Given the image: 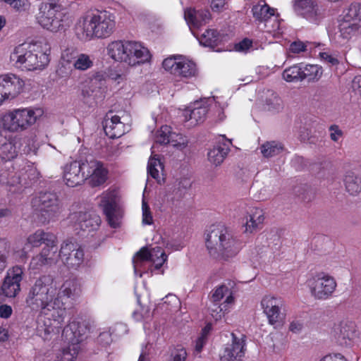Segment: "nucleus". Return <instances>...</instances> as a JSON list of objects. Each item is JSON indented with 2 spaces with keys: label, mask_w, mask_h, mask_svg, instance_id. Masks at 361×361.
I'll return each instance as SVG.
<instances>
[{
  "label": "nucleus",
  "mask_w": 361,
  "mask_h": 361,
  "mask_svg": "<svg viewBox=\"0 0 361 361\" xmlns=\"http://www.w3.org/2000/svg\"><path fill=\"white\" fill-rule=\"evenodd\" d=\"M206 246L211 257L228 261L235 257L241 248V243L234 238L221 224L212 225L208 230Z\"/></svg>",
  "instance_id": "f257e3e1"
},
{
  "label": "nucleus",
  "mask_w": 361,
  "mask_h": 361,
  "mask_svg": "<svg viewBox=\"0 0 361 361\" xmlns=\"http://www.w3.org/2000/svg\"><path fill=\"white\" fill-rule=\"evenodd\" d=\"M114 17L106 11H88L78 21L75 30L82 39L106 38L115 30Z\"/></svg>",
  "instance_id": "f03ea898"
},
{
  "label": "nucleus",
  "mask_w": 361,
  "mask_h": 361,
  "mask_svg": "<svg viewBox=\"0 0 361 361\" xmlns=\"http://www.w3.org/2000/svg\"><path fill=\"white\" fill-rule=\"evenodd\" d=\"M56 294V286L51 276H42L30 287L25 302L33 310L54 308L52 301Z\"/></svg>",
  "instance_id": "7ed1b4c3"
},
{
  "label": "nucleus",
  "mask_w": 361,
  "mask_h": 361,
  "mask_svg": "<svg viewBox=\"0 0 361 361\" xmlns=\"http://www.w3.org/2000/svg\"><path fill=\"white\" fill-rule=\"evenodd\" d=\"M43 114L41 108L15 109L1 118V124L10 132H20L35 124Z\"/></svg>",
  "instance_id": "20e7f679"
},
{
  "label": "nucleus",
  "mask_w": 361,
  "mask_h": 361,
  "mask_svg": "<svg viewBox=\"0 0 361 361\" xmlns=\"http://www.w3.org/2000/svg\"><path fill=\"white\" fill-rule=\"evenodd\" d=\"M37 20L42 27L54 32L65 30L71 23L69 16L53 3L41 5Z\"/></svg>",
  "instance_id": "39448f33"
},
{
  "label": "nucleus",
  "mask_w": 361,
  "mask_h": 361,
  "mask_svg": "<svg viewBox=\"0 0 361 361\" xmlns=\"http://www.w3.org/2000/svg\"><path fill=\"white\" fill-rule=\"evenodd\" d=\"M32 206L39 221L47 223L61 212V202L56 193L40 192L32 200Z\"/></svg>",
  "instance_id": "423d86ee"
},
{
  "label": "nucleus",
  "mask_w": 361,
  "mask_h": 361,
  "mask_svg": "<svg viewBox=\"0 0 361 361\" xmlns=\"http://www.w3.org/2000/svg\"><path fill=\"white\" fill-rule=\"evenodd\" d=\"M10 58L17 67L27 71L44 68L49 61V56L46 53L42 51H37L35 53L27 51L23 44L16 47Z\"/></svg>",
  "instance_id": "0eeeda50"
},
{
  "label": "nucleus",
  "mask_w": 361,
  "mask_h": 361,
  "mask_svg": "<svg viewBox=\"0 0 361 361\" xmlns=\"http://www.w3.org/2000/svg\"><path fill=\"white\" fill-rule=\"evenodd\" d=\"M79 161L82 175L85 180H88V184L90 186L97 187L106 181L107 171L100 161H97L92 156Z\"/></svg>",
  "instance_id": "6e6552de"
},
{
  "label": "nucleus",
  "mask_w": 361,
  "mask_h": 361,
  "mask_svg": "<svg viewBox=\"0 0 361 361\" xmlns=\"http://www.w3.org/2000/svg\"><path fill=\"white\" fill-rule=\"evenodd\" d=\"M312 295L317 300L330 298L336 288L335 279L324 273L317 274L308 280Z\"/></svg>",
  "instance_id": "1a4fd4ad"
},
{
  "label": "nucleus",
  "mask_w": 361,
  "mask_h": 361,
  "mask_svg": "<svg viewBox=\"0 0 361 361\" xmlns=\"http://www.w3.org/2000/svg\"><path fill=\"white\" fill-rule=\"evenodd\" d=\"M293 10L298 16L315 25L324 18L323 11L315 0H294Z\"/></svg>",
  "instance_id": "9d476101"
},
{
  "label": "nucleus",
  "mask_w": 361,
  "mask_h": 361,
  "mask_svg": "<svg viewBox=\"0 0 361 361\" xmlns=\"http://www.w3.org/2000/svg\"><path fill=\"white\" fill-rule=\"evenodd\" d=\"M57 256L69 269H77L84 262L83 250L72 242H64Z\"/></svg>",
  "instance_id": "9b49d317"
},
{
  "label": "nucleus",
  "mask_w": 361,
  "mask_h": 361,
  "mask_svg": "<svg viewBox=\"0 0 361 361\" xmlns=\"http://www.w3.org/2000/svg\"><path fill=\"white\" fill-rule=\"evenodd\" d=\"M261 305L270 324L279 326L282 323L284 316L281 309L284 301L281 298L266 295L262 298Z\"/></svg>",
  "instance_id": "f8f14e48"
},
{
  "label": "nucleus",
  "mask_w": 361,
  "mask_h": 361,
  "mask_svg": "<svg viewBox=\"0 0 361 361\" xmlns=\"http://www.w3.org/2000/svg\"><path fill=\"white\" fill-rule=\"evenodd\" d=\"M23 271L21 267L15 266L9 269L1 286V292L8 298L16 297L20 290V281Z\"/></svg>",
  "instance_id": "ddd939ff"
},
{
  "label": "nucleus",
  "mask_w": 361,
  "mask_h": 361,
  "mask_svg": "<svg viewBox=\"0 0 361 361\" xmlns=\"http://www.w3.org/2000/svg\"><path fill=\"white\" fill-rule=\"evenodd\" d=\"M71 219L75 222L76 228L87 232L97 230L101 224L99 216L93 210L73 213Z\"/></svg>",
  "instance_id": "4468645a"
},
{
  "label": "nucleus",
  "mask_w": 361,
  "mask_h": 361,
  "mask_svg": "<svg viewBox=\"0 0 361 361\" xmlns=\"http://www.w3.org/2000/svg\"><path fill=\"white\" fill-rule=\"evenodd\" d=\"M332 335L341 346H349L357 337L356 325L351 322H341L334 326Z\"/></svg>",
  "instance_id": "2eb2a0df"
},
{
  "label": "nucleus",
  "mask_w": 361,
  "mask_h": 361,
  "mask_svg": "<svg viewBox=\"0 0 361 361\" xmlns=\"http://www.w3.org/2000/svg\"><path fill=\"white\" fill-rule=\"evenodd\" d=\"M90 325L85 320H74L66 326L63 330L62 335L73 343H80L86 334L90 331Z\"/></svg>",
  "instance_id": "dca6fc26"
},
{
  "label": "nucleus",
  "mask_w": 361,
  "mask_h": 361,
  "mask_svg": "<svg viewBox=\"0 0 361 361\" xmlns=\"http://www.w3.org/2000/svg\"><path fill=\"white\" fill-rule=\"evenodd\" d=\"M127 64L135 66L143 63L150 59L149 50L137 42L126 41Z\"/></svg>",
  "instance_id": "f3484780"
},
{
  "label": "nucleus",
  "mask_w": 361,
  "mask_h": 361,
  "mask_svg": "<svg viewBox=\"0 0 361 361\" xmlns=\"http://www.w3.org/2000/svg\"><path fill=\"white\" fill-rule=\"evenodd\" d=\"M106 76L104 73H96L90 78L82 89L83 98L96 97L106 87Z\"/></svg>",
  "instance_id": "a211bd4d"
},
{
  "label": "nucleus",
  "mask_w": 361,
  "mask_h": 361,
  "mask_svg": "<svg viewBox=\"0 0 361 361\" xmlns=\"http://www.w3.org/2000/svg\"><path fill=\"white\" fill-rule=\"evenodd\" d=\"M0 85L6 99H13L21 92L24 82L15 75L0 77Z\"/></svg>",
  "instance_id": "6ab92c4d"
},
{
  "label": "nucleus",
  "mask_w": 361,
  "mask_h": 361,
  "mask_svg": "<svg viewBox=\"0 0 361 361\" xmlns=\"http://www.w3.org/2000/svg\"><path fill=\"white\" fill-rule=\"evenodd\" d=\"M112 111L108 112L102 122L104 130L111 139L118 138L125 133V125L120 121L118 116H113Z\"/></svg>",
  "instance_id": "aec40b11"
},
{
  "label": "nucleus",
  "mask_w": 361,
  "mask_h": 361,
  "mask_svg": "<svg viewBox=\"0 0 361 361\" xmlns=\"http://www.w3.org/2000/svg\"><path fill=\"white\" fill-rule=\"evenodd\" d=\"M160 257H166V255L159 246H156L150 250L147 247L141 248L133 259L135 273H137L139 268L142 266L144 262L154 260Z\"/></svg>",
  "instance_id": "412c9836"
},
{
  "label": "nucleus",
  "mask_w": 361,
  "mask_h": 361,
  "mask_svg": "<svg viewBox=\"0 0 361 361\" xmlns=\"http://www.w3.org/2000/svg\"><path fill=\"white\" fill-rule=\"evenodd\" d=\"M233 342L227 346L221 356L222 361L240 360L245 355V341L238 339L236 336L232 333Z\"/></svg>",
  "instance_id": "4be33fe9"
},
{
  "label": "nucleus",
  "mask_w": 361,
  "mask_h": 361,
  "mask_svg": "<svg viewBox=\"0 0 361 361\" xmlns=\"http://www.w3.org/2000/svg\"><path fill=\"white\" fill-rule=\"evenodd\" d=\"M63 180L69 187L81 185L85 181L80 168V161H74L65 166Z\"/></svg>",
  "instance_id": "5701e85b"
},
{
  "label": "nucleus",
  "mask_w": 361,
  "mask_h": 361,
  "mask_svg": "<svg viewBox=\"0 0 361 361\" xmlns=\"http://www.w3.org/2000/svg\"><path fill=\"white\" fill-rule=\"evenodd\" d=\"M178 136V135L171 132L170 126H163L161 127L160 130L157 132L155 141L157 143L161 145L171 144L178 149H183L186 147L187 143L184 142H177L174 137Z\"/></svg>",
  "instance_id": "b1692460"
},
{
  "label": "nucleus",
  "mask_w": 361,
  "mask_h": 361,
  "mask_svg": "<svg viewBox=\"0 0 361 361\" xmlns=\"http://www.w3.org/2000/svg\"><path fill=\"white\" fill-rule=\"evenodd\" d=\"M103 211L110 226L116 228L119 225L118 220L121 217L120 209L116 201L111 198H104L102 201Z\"/></svg>",
  "instance_id": "393cba45"
},
{
  "label": "nucleus",
  "mask_w": 361,
  "mask_h": 361,
  "mask_svg": "<svg viewBox=\"0 0 361 361\" xmlns=\"http://www.w3.org/2000/svg\"><path fill=\"white\" fill-rule=\"evenodd\" d=\"M184 18L189 25L199 27L209 19L210 13L208 11L190 8L185 10Z\"/></svg>",
  "instance_id": "a878e982"
},
{
  "label": "nucleus",
  "mask_w": 361,
  "mask_h": 361,
  "mask_svg": "<svg viewBox=\"0 0 361 361\" xmlns=\"http://www.w3.org/2000/svg\"><path fill=\"white\" fill-rule=\"evenodd\" d=\"M338 30V32L335 34L336 36L344 41H348L361 30V26L357 23L343 18L339 24Z\"/></svg>",
  "instance_id": "bb28decb"
},
{
  "label": "nucleus",
  "mask_w": 361,
  "mask_h": 361,
  "mask_svg": "<svg viewBox=\"0 0 361 361\" xmlns=\"http://www.w3.org/2000/svg\"><path fill=\"white\" fill-rule=\"evenodd\" d=\"M126 41H114L106 47L108 55L114 61L127 63V52L126 51Z\"/></svg>",
  "instance_id": "cd10ccee"
},
{
  "label": "nucleus",
  "mask_w": 361,
  "mask_h": 361,
  "mask_svg": "<svg viewBox=\"0 0 361 361\" xmlns=\"http://www.w3.org/2000/svg\"><path fill=\"white\" fill-rule=\"evenodd\" d=\"M207 112L208 109L206 106H202L200 102H195L192 109L185 110V120L192 121L191 123L193 125L202 123L206 118Z\"/></svg>",
  "instance_id": "c85d7f7f"
},
{
  "label": "nucleus",
  "mask_w": 361,
  "mask_h": 361,
  "mask_svg": "<svg viewBox=\"0 0 361 361\" xmlns=\"http://www.w3.org/2000/svg\"><path fill=\"white\" fill-rule=\"evenodd\" d=\"M174 75L180 76L183 78H190L195 76L197 73L196 64L183 57L178 56V63L176 66V69H174Z\"/></svg>",
  "instance_id": "c756f323"
},
{
  "label": "nucleus",
  "mask_w": 361,
  "mask_h": 361,
  "mask_svg": "<svg viewBox=\"0 0 361 361\" xmlns=\"http://www.w3.org/2000/svg\"><path fill=\"white\" fill-rule=\"evenodd\" d=\"M245 219V231L250 233L256 231L264 219L262 210L258 208L252 209L250 212L247 213Z\"/></svg>",
  "instance_id": "7c9ffc66"
},
{
  "label": "nucleus",
  "mask_w": 361,
  "mask_h": 361,
  "mask_svg": "<svg viewBox=\"0 0 361 361\" xmlns=\"http://www.w3.org/2000/svg\"><path fill=\"white\" fill-rule=\"evenodd\" d=\"M56 240V237L53 233L37 230L30 235L27 240L32 247H39L42 244L52 245Z\"/></svg>",
  "instance_id": "2f4dec72"
},
{
  "label": "nucleus",
  "mask_w": 361,
  "mask_h": 361,
  "mask_svg": "<svg viewBox=\"0 0 361 361\" xmlns=\"http://www.w3.org/2000/svg\"><path fill=\"white\" fill-rule=\"evenodd\" d=\"M274 9L269 7L266 3L263 4H258L252 8L253 17L259 22L267 23L271 18L277 20V17L274 16Z\"/></svg>",
  "instance_id": "473e14b6"
},
{
  "label": "nucleus",
  "mask_w": 361,
  "mask_h": 361,
  "mask_svg": "<svg viewBox=\"0 0 361 361\" xmlns=\"http://www.w3.org/2000/svg\"><path fill=\"white\" fill-rule=\"evenodd\" d=\"M229 151V146L227 144L217 145L208 152V160L212 164L218 166L223 163Z\"/></svg>",
  "instance_id": "72a5a7b5"
},
{
  "label": "nucleus",
  "mask_w": 361,
  "mask_h": 361,
  "mask_svg": "<svg viewBox=\"0 0 361 361\" xmlns=\"http://www.w3.org/2000/svg\"><path fill=\"white\" fill-rule=\"evenodd\" d=\"M80 288L78 286L77 282L73 280H67L61 286L59 292L57 293V298H55L54 305L56 304V302L59 301V299L63 298H69L74 297L79 294Z\"/></svg>",
  "instance_id": "f704fd0d"
},
{
  "label": "nucleus",
  "mask_w": 361,
  "mask_h": 361,
  "mask_svg": "<svg viewBox=\"0 0 361 361\" xmlns=\"http://www.w3.org/2000/svg\"><path fill=\"white\" fill-rule=\"evenodd\" d=\"M233 302L234 297L230 294L226 297L224 303H220L219 302H212V301H209L208 309L212 317L217 321L221 319V317L224 315V312L227 310L228 305L233 304Z\"/></svg>",
  "instance_id": "c9c22d12"
},
{
  "label": "nucleus",
  "mask_w": 361,
  "mask_h": 361,
  "mask_svg": "<svg viewBox=\"0 0 361 361\" xmlns=\"http://www.w3.org/2000/svg\"><path fill=\"white\" fill-rule=\"evenodd\" d=\"M199 41L202 45L214 49L216 47L221 44V39L216 30L209 29L200 36Z\"/></svg>",
  "instance_id": "e433bc0d"
},
{
  "label": "nucleus",
  "mask_w": 361,
  "mask_h": 361,
  "mask_svg": "<svg viewBox=\"0 0 361 361\" xmlns=\"http://www.w3.org/2000/svg\"><path fill=\"white\" fill-rule=\"evenodd\" d=\"M264 109L269 111H279L283 109L282 101L276 93L267 90L264 99Z\"/></svg>",
  "instance_id": "4c0bfd02"
},
{
  "label": "nucleus",
  "mask_w": 361,
  "mask_h": 361,
  "mask_svg": "<svg viewBox=\"0 0 361 361\" xmlns=\"http://www.w3.org/2000/svg\"><path fill=\"white\" fill-rule=\"evenodd\" d=\"M346 191L351 195L361 192V179L353 172H348L344 178Z\"/></svg>",
  "instance_id": "58836bf2"
},
{
  "label": "nucleus",
  "mask_w": 361,
  "mask_h": 361,
  "mask_svg": "<svg viewBox=\"0 0 361 361\" xmlns=\"http://www.w3.org/2000/svg\"><path fill=\"white\" fill-rule=\"evenodd\" d=\"M343 19H347L361 26V3L353 2L343 11Z\"/></svg>",
  "instance_id": "ea45409f"
},
{
  "label": "nucleus",
  "mask_w": 361,
  "mask_h": 361,
  "mask_svg": "<svg viewBox=\"0 0 361 361\" xmlns=\"http://www.w3.org/2000/svg\"><path fill=\"white\" fill-rule=\"evenodd\" d=\"M17 150L13 142L4 140L3 142H0V157L4 161H8L14 159L17 156Z\"/></svg>",
  "instance_id": "a19ab883"
},
{
  "label": "nucleus",
  "mask_w": 361,
  "mask_h": 361,
  "mask_svg": "<svg viewBox=\"0 0 361 361\" xmlns=\"http://www.w3.org/2000/svg\"><path fill=\"white\" fill-rule=\"evenodd\" d=\"M260 149L262 155L269 158L280 154L283 149V146L276 141H270L263 144Z\"/></svg>",
  "instance_id": "79ce46f5"
},
{
  "label": "nucleus",
  "mask_w": 361,
  "mask_h": 361,
  "mask_svg": "<svg viewBox=\"0 0 361 361\" xmlns=\"http://www.w3.org/2000/svg\"><path fill=\"white\" fill-rule=\"evenodd\" d=\"M322 74V68L317 65H307L302 69L303 80L306 79L309 82L318 81Z\"/></svg>",
  "instance_id": "37998d69"
},
{
  "label": "nucleus",
  "mask_w": 361,
  "mask_h": 361,
  "mask_svg": "<svg viewBox=\"0 0 361 361\" xmlns=\"http://www.w3.org/2000/svg\"><path fill=\"white\" fill-rule=\"evenodd\" d=\"M283 78L287 82L302 81V69L297 65L290 66L283 71Z\"/></svg>",
  "instance_id": "c03bdc74"
},
{
  "label": "nucleus",
  "mask_w": 361,
  "mask_h": 361,
  "mask_svg": "<svg viewBox=\"0 0 361 361\" xmlns=\"http://www.w3.org/2000/svg\"><path fill=\"white\" fill-rule=\"evenodd\" d=\"M163 169L164 166L158 158L151 157L148 161L147 171L148 173L154 179L157 180L159 183H161L160 176L159 173V169Z\"/></svg>",
  "instance_id": "a18cd8bd"
},
{
  "label": "nucleus",
  "mask_w": 361,
  "mask_h": 361,
  "mask_svg": "<svg viewBox=\"0 0 361 361\" xmlns=\"http://www.w3.org/2000/svg\"><path fill=\"white\" fill-rule=\"evenodd\" d=\"M295 193L303 202L308 203L314 198V193L309 187L299 186L295 188Z\"/></svg>",
  "instance_id": "49530a36"
},
{
  "label": "nucleus",
  "mask_w": 361,
  "mask_h": 361,
  "mask_svg": "<svg viewBox=\"0 0 361 361\" xmlns=\"http://www.w3.org/2000/svg\"><path fill=\"white\" fill-rule=\"evenodd\" d=\"M228 294V295L230 294L232 295L230 289L226 285H221L212 292L209 301L212 302H220L221 299Z\"/></svg>",
  "instance_id": "de8ad7c7"
},
{
  "label": "nucleus",
  "mask_w": 361,
  "mask_h": 361,
  "mask_svg": "<svg viewBox=\"0 0 361 361\" xmlns=\"http://www.w3.org/2000/svg\"><path fill=\"white\" fill-rule=\"evenodd\" d=\"M57 251L58 247L56 240L52 245H45V247L42 250L41 257H43L46 262L48 260H54L55 256H56Z\"/></svg>",
  "instance_id": "09e8293b"
},
{
  "label": "nucleus",
  "mask_w": 361,
  "mask_h": 361,
  "mask_svg": "<svg viewBox=\"0 0 361 361\" xmlns=\"http://www.w3.org/2000/svg\"><path fill=\"white\" fill-rule=\"evenodd\" d=\"M9 256V249L7 243L3 240L0 241V273L7 266V259Z\"/></svg>",
  "instance_id": "8fccbe9b"
},
{
  "label": "nucleus",
  "mask_w": 361,
  "mask_h": 361,
  "mask_svg": "<svg viewBox=\"0 0 361 361\" xmlns=\"http://www.w3.org/2000/svg\"><path fill=\"white\" fill-rule=\"evenodd\" d=\"M17 11H25L30 8L29 0H3Z\"/></svg>",
  "instance_id": "3c124183"
},
{
  "label": "nucleus",
  "mask_w": 361,
  "mask_h": 361,
  "mask_svg": "<svg viewBox=\"0 0 361 361\" xmlns=\"http://www.w3.org/2000/svg\"><path fill=\"white\" fill-rule=\"evenodd\" d=\"M73 64L77 69L86 70L92 66V61L90 59L88 56L81 54L78 59L74 61Z\"/></svg>",
  "instance_id": "603ef678"
},
{
  "label": "nucleus",
  "mask_w": 361,
  "mask_h": 361,
  "mask_svg": "<svg viewBox=\"0 0 361 361\" xmlns=\"http://www.w3.org/2000/svg\"><path fill=\"white\" fill-rule=\"evenodd\" d=\"M142 223L144 224L151 225L153 223V217L147 202H145L144 200H142Z\"/></svg>",
  "instance_id": "864d4df0"
},
{
  "label": "nucleus",
  "mask_w": 361,
  "mask_h": 361,
  "mask_svg": "<svg viewBox=\"0 0 361 361\" xmlns=\"http://www.w3.org/2000/svg\"><path fill=\"white\" fill-rule=\"evenodd\" d=\"M178 63V56L169 57L164 60L162 63L163 68L171 73L174 75L175 68L176 69L177 64Z\"/></svg>",
  "instance_id": "5fc2aeb1"
},
{
  "label": "nucleus",
  "mask_w": 361,
  "mask_h": 361,
  "mask_svg": "<svg viewBox=\"0 0 361 361\" xmlns=\"http://www.w3.org/2000/svg\"><path fill=\"white\" fill-rule=\"evenodd\" d=\"M172 361H185L187 352L183 347L178 346L171 353Z\"/></svg>",
  "instance_id": "6e6d98bb"
},
{
  "label": "nucleus",
  "mask_w": 361,
  "mask_h": 361,
  "mask_svg": "<svg viewBox=\"0 0 361 361\" xmlns=\"http://www.w3.org/2000/svg\"><path fill=\"white\" fill-rule=\"evenodd\" d=\"M307 44H310V43L309 42L304 43L301 41L293 42V43L290 44V50L293 53H297V54H298L301 51H306V47H307Z\"/></svg>",
  "instance_id": "4d7b16f0"
},
{
  "label": "nucleus",
  "mask_w": 361,
  "mask_h": 361,
  "mask_svg": "<svg viewBox=\"0 0 361 361\" xmlns=\"http://www.w3.org/2000/svg\"><path fill=\"white\" fill-rule=\"evenodd\" d=\"M329 131L331 132L330 137L334 142H337L343 136V131L337 125H331L329 127Z\"/></svg>",
  "instance_id": "13d9d810"
},
{
  "label": "nucleus",
  "mask_w": 361,
  "mask_h": 361,
  "mask_svg": "<svg viewBox=\"0 0 361 361\" xmlns=\"http://www.w3.org/2000/svg\"><path fill=\"white\" fill-rule=\"evenodd\" d=\"M319 56L324 62L329 64L330 66H336L339 63V61L336 57H334L326 52H320Z\"/></svg>",
  "instance_id": "bf43d9fd"
},
{
  "label": "nucleus",
  "mask_w": 361,
  "mask_h": 361,
  "mask_svg": "<svg viewBox=\"0 0 361 361\" xmlns=\"http://www.w3.org/2000/svg\"><path fill=\"white\" fill-rule=\"evenodd\" d=\"M351 87L353 92L361 97V75H357L353 78Z\"/></svg>",
  "instance_id": "052dcab7"
},
{
  "label": "nucleus",
  "mask_w": 361,
  "mask_h": 361,
  "mask_svg": "<svg viewBox=\"0 0 361 361\" xmlns=\"http://www.w3.org/2000/svg\"><path fill=\"white\" fill-rule=\"evenodd\" d=\"M226 0H212L211 8L213 11L220 12L224 9Z\"/></svg>",
  "instance_id": "680f3d73"
},
{
  "label": "nucleus",
  "mask_w": 361,
  "mask_h": 361,
  "mask_svg": "<svg viewBox=\"0 0 361 361\" xmlns=\"http://www.w3.org/2000/svg\"><path fill=\"white\" fill-rule=\"evenodd\" d=\"M301 140L308 142L309 143L315 144L318 141V138L315 136H309L308 130L305 129L300 135Z\"/></svg>",
  "instance_id": "e2e57ef3"
},
{
  "label": "nucleus",
  "mask_w": 361,
  "mask_h": 361,
  "mask_svg": "<svg viewBox=\"0 0 361 361\" xmlns=\"http://www.w3.org/2000/svg\"><path fill=\"white\" fill-rule=\"evenodd\" d=\"M12 314V308L11 306L7 305H0V317L2 318L7 319L11 317Z\"/></svg>",
  "instance_id": "0e129e2a"
},
{
  "label": "nucleus",
  "mask_w": 361,
  "mask_h": 361,
  "mask_svg": "<svg viewBox=\"0 0 361 361\" xmlns=\"http://www.w3.org/2000/svg\"><path fill=\"white\" fill-rule=\"evenodd\" d=\"M320 361H347V360L341 354L337 353L334 355H326Z\"/></svg>",
  "instance_id": "69168bd1"
},
{
  "label": "nucleus",
  "mask_w": 361,
  "mask_h": 361,
  "mask_svg": "<svg viewBox=\"0 0 361 361\" xmlns=\"http://www.w3.org/2000/svg\"><path fill=\"white\" fill-rule=\"evenodd\" d=\"M302 328L303 324L299 321H293L289 326V330L295 334L300 333Z\"/></svg>",
  "instance_id": "338daca9"
},
{
  "label": "nucleus",
  "mask_w": 361,
  "mask_h": 361,
  "mask_svg": "<svg viewBox=\"0 0 361 361\" xmlns=\"http://www.w3.org/2000/svg\"><path fill=\"white\" fill-rule=\"evenodd\" d=\"M252 41L245 38L242 40L237 46L238 49L240 51H245L248 49L252 46Z\"/></svg>",
  "instance_id": "774afa93"
}]
</instances>
